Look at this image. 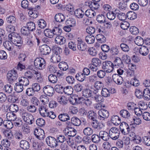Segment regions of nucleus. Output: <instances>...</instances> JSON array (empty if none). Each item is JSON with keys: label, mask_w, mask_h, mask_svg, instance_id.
<instances>
[{"label": "nucleus", "mask_w": 150, "mask_h": 150, "mask_svg": "<svg viewBox=\"0 0 150 150\" xmlns=\"http://www.w3.org/2000/svg\"><path fill=\"white\" fill-rule=\"evenodd\" d=\"M76 133L77 131L75 129L71 127H68L67 130L65 131V134L69 137H73L76 134Z\"/></svg>", "instance_id": "dca6fc26"}, {"label": "nucleus", "mask_w": 150, "mask_h": 150, "mask_svg": "<svg viewBox=\"0 0 150 150\" xmlns=\"http://www.w3.org/2000/svg\"><path fill=\"white\" fill-rule=\"evenodd\" d=\"M18 76L17 71L15 69L9 71L7 74L8 81L9 83L11 84L15 81L17 79Z\"/></svg>", "instance_id": "20e7f679"}, {"label": "nucleus", "mask_w": 150, "mask_h": 150, "mask_svg": "<svg viewBox=\"0 0 150 150\" xmlns=\"http://www.w3.org/2000/svg\"><path fill=\"white\" fill-rule=\"evenodd\" d=\"M105 18V17L104 15L102 14L99 15L97 16L96 19L98 23L104 24L106 22Z\"/></svg>", "instance_id": "603ef678"}, {"label": "nucleus", "mask_w": 150, "mask_h": 150, "mask_svg": "<svg viewBox=\"0 0 150 150\" xmlns=\"http://www.w3.org/2000/svg\"><path fill=\"white\" fill-rule=\"evenodd\" d=\"M19 108L17 105L15 104H12L10 106L9 110L10 112H16L18 110Z\"/></svg>", "instance_id": "338daca9"}, {"label": "nucleus", "mask_w": 150, "mask_h": 150, "mask_svg": "<svg viewBox=\"0 0 150 150\" xmlns=\"http://www.w3.org/2000/svg\"><path fill=\"white\" fill-rule=\"evenodd\" d=\"M122 62L120 58L118 57H115V59L114 61V64L113 63V68L114 67H118L122 64Z\"/></svg>", "instance_id": "4c0bfd02"}, {"label": "nucleus", "mask_w": 150, "mask_h": 150, "mask_svg": "<svg viewBox=\"0 0 150 150\" xmlns=\"http://www.w3.org/2000/svg\"><path fill=\"white\" fill-rule=\"evenodd\" d=\"M55 91L57 93L62 94L64 92V87L61 85H56L55 86Z\"/></svg>", "instance_id": "774afa93"}, {"label": "nucleus", "mask_w": 150, "mask_h": 150, "mask_svg": "<svg viewBox=\"0 0 150 150\" xmlns=\"http://www.w3.org/2000/svg\"><path fill=\"white\" fill-rule=\"evenodd\" d=\"M65 24L71 27H73L76 24V20L73 18H69L66 21Z\"/></svg>", "instance_id": "a18cd8bd"}, {"label": "nucleus", "mask_w": 150, "mask_h": 150, "mask_svg": "<svg viewBox=\"0 0 150 150\" xmlns=\"http://www.w3.org/2000/svg\"><path fill=\"white\" fill-rule=\"evenodd\" d=\"M58 66L60 69L63 71H66L68 68V66L67 63L64 62H60Z\"/></svg>", "instance_id": "a19ab883"}, {"label": "nucleus", "mask_w": 150, "mask_h": 150, "mask_svg": "<svg viewBox=\"0 0 150 150\" xmlns=\"http://www.w3.org/2000/svg\"><path fill=\"white\" fill-rule=\"evenodd\" d=\"M23 86L21 84L19 83V82L16 83L14 87L15 90L18 93L21 92L23 90Z\"/></svg>", "instance_id": "8fccbe9b"}, {"label": "nucleus", "mask_w": 150, "mask_h": 150, "mask_svg": "<svg viewBox=\"0 0 150 150\" xmlns=\"http://www.w3.org/2000/svg\"><path fill=\"white\" fill-rule=\"evenodd\" d=\"M98 118L100 120H104L107 118L109 116V113L107 110L105 109H102L99 110L98 112Z\"/></svg>", "instance_id": "f8f14e48"}, {"label": "nucleus", "mask_w": 150, "mask_h": 150, "mask_svg": "<svg viewBox=\"0 0 150 150\" xmlns=\"http://www.w3.org/2000/svg\"><path fill=\"white\" fill-rule=\"evenodd\" d=\"M52 31L54 35L58 36L60 35L62 32V30L59 27H54L52 29Z\"/></svg>", "instance_id": "c03bdc74"}, {"label": "nucleus", "mask_w": 150, "mask_h": 150, "mask_svg": "<svg viewBox=\"0 0 150 150\" xmlns=\"http://www.w3.org/2000/svg\"><path fill=\"white\" fill-rule=\"evenodd\" d=\"M111 132H112V127L110 129L109 133L105 131H100L99 133L100 138L106 141H108L110 137L111 139H112V138L111 137L112 134Z\"/></svg>", "instance_id": "39448f33"}, {"label": "nucleus", "mask_w": 150, "mask_h": 150, "mask_svg": "<svg viewBox=\"0 0 150 150\" xmlns=\"http://www.w3.org/2000/svg\"><path fill=\"white\" fill-rule=\"evenodd\" d=\"M8 39L18 47H21L23 44L21 38L19 34L16 33H11L8 36Z\"/></svg>", "instance_id": "f03ea898"}, {"label": "nucleus", "mask_w": 150, "mask_h": 150, "mask_svg": "<svg viewBox=\"0 0 150 150\" xmlns=\"http://www.w3.org/2000/svg\"><path fill=\"white\" fill-rule=\"evenodd\" d=\"M58 100L59 103L62 105H66L68 102L67 98L64 96H62L61 97H58Z\"/></svg>", "instance_id": "49530a36"}, {"label": "nucleus", "mask_w": 150, "mask_h": 150, "mask_svg": "<svg viewBox=\"0 0 150 150\" xmlns=\"http://www.w3.org/2000/svg\"><path fill=\"white\" fill-rule=\"evenodd\" d=\"M91 64L100 67L101 64V60L98 58H94L91 60Z\"/></svg>", "instance_id": "37998d69"}, {"label": "nucleus", "mask_w": 150, "mask_h": 150, "mask_svg": "<svg viewBox=\"0 0 150 150\" xmlns=\"http://www.w3.org/2000/svg\"><path fill=\"white\" fill-rule=\"evenodd\" d=\"M71 121L72 124L76 126H79L81 124V120L76 117H72L71 119Z\"/></svg>", "instance_id": "c85d7f7f"}, {"label": "nucleus", "mask_w": 150, "mask_h": 150, "mask_svg": "<svg viewBox=\"0 0 150 150\" xmlns=\"http://www.w3.org/2000/svg\"><path fill=\"white\" fill-rule=\"evenodd\" d=\"M6 30L8 32L14 33L13 31L15 30L14 26L12 25L6 24L5 26Z\"/></svg>", "instance_id": "680f3d73"}, {"label": "nucleus", "mask_w": 150, "mask_h": 150, "mask_svg": "<svg viewBox=\"0 0 150 150\" xmlns=\"http://www.w3.org/2000/svg\"><path fill=\"white\" fill-rule=\"evenodd\" d=\"M3 90L6 93H10L12 92L13 87L10 84H7L5 86Z\"/></svg>", "instance_id": "052dcab7"}, {"label": "nucleus", "mask_w": 150, "mask_h": 150, "mask_svg": "<svg viewBox=\"0 0 150 150\" xmlns=\"http://www.w3.org/2000/svg\"><path fill=\"white\" fill-rule=\"evenodd\" d=\"M45 35L49 38H52L54 35L52 30L50 29H46L44 31Z\"/></svg>", "instance_id": "ea45409f"}, {"label": "nucleus", "mask_w": 150, "mask_h": 150, "mask_svg": "<svg viewBox=\"0 0 150 150\" xmlns=\"http://www.w3.org/2000/svg\"><path fill=\"white\" fill-rule=\"evenodd\" d=\"M76 43L77 49L81 51H85L87 47L86 44L81 39L77 40Z\"/></svg>", "instance_id": "9d476101"}, {"label": "nucleus", "mask_w": 150, "mask_h": 150, "mask_svg": "<svg viewBox=\"0 0 150 150\" xmlns=\"http://www.w3.org/2000/svg\"><path fill=\"white\" fill-rule=\"evenodd\" d=\"M54 18L56 21L59 22H62L65 19V17L64 15L60 13L56 14Z\"/></svg>", "instance_id": "2f4dec72"}, {"label": "nucleus", "mask_w": 150, "mask_h": 150, "mask_svg": "<svg viewBox=\"0 0 150 150\" xmlns=\"http://www.w3.org/2000/svg\"><path fill=\"white\" fill-rule=\"evenodd\" d=\"M95 40L94 36L90 35L86 36L85 38V40L88 44H91L93 43Z\"/></svg>", "instance_id": "c9c22d12"}, {"label": "nucleus", "mask_w": 150, "mask_h": 150, "mask_svg": "<svg viewBox=\"0 0 150 150\" xmlns=\"http://www.w3.org/2000/svg\"><path fill=\"white\" fill-rule=\"evenodd\" d=\"M127 18L128 19L132 20L136 19L137 17V14L134 12L130 11L127 14Z\"/></svg>", "instance_id": "f704fd0d"}, {"label": "nucleus", "mask_w": 150, "mask_h": 150, "mask_svg": "<svg viewBox=\"0 0 150 150\" xmlns=\"http://www.w3.org/2000/svg\"><path fill=\"white\" fill-rule=\"evenodd\" d=\"M6 20L7 23L13 24L15 23L16 19L14 16H11L6 18Z\"/></svg>", "instance_id": "13d9d810"}, {"label": "nucleus", "mask_w": 150, "mask_h": 150, "mask_svg": "<svg viewBox=\"0 0 150 150\" xmlns=\"http://www.w3.org/2000/svg\"><path fill=\"white\" fill-rule=\"evenodd\" d=\"M112 90L111 88L110 90L106 88H103L101 91V94L103 96L105 97H109L110 96V93H111Z\"/></svg>", "instance_id": "473e14b6"}, {"label": "nucleus", "mask_w": 150, "mask_h": 150, "mask_svg": "<svg viewBox=\"0 0 150 150\" xmlns=\"http://www.w3.org/2000/svg\"><path fill=\"white\" fill-rule=\"evenodd\" d=\"M6 117L10 121H15L17 119L16 114L12 112H8L6 114Z\"/></svg>", "instance_id": "cd10ccee"}, {"label": "nucleus", "mask_w": 150, "mask_h": 150, "mask_svg": "<svg viewBox=\"0 0 150 150\" xmlns=\"http://www.w3.org/2000/svg\"><path fill=\"white\" fill-rule=\"evenodd\" d=\"M43 91L44 93L48 96H52L54 91L53 88L50 86L47 85L44 87Z\"/></svg>", "instance_id": "4468645a"}, {"label": "nucleus", "mask_w": 150, "mask_h": 150, "mask_svg": "<svg viewBox=\"0 0 150 150\" xmlns=\"http://www.w3.org/2000/svg\"><path fill=\"white\" fill-rule=\"evenodd\" d=\"M26 27L30 32H33L36 29L35 25L33 22H28L26 23Z\"/></svg>", "instance_id": "a878e982"}, {"label": "nucleus", "mask_w": 150, "mask_h": 150, "mask_svg": "<svg viewBox=\"0 0 150 150\" xmlns=\"http://www.w3.org/2000/svg\"><path fill=\"white\" fill-rule=\"evenodd\" d=\"M88 117L89 119L92 120L96 119V114L93 111H89L88 112Z\"/></svg>", "instance_id": "5fc2aeb1"}, {"label": "nucleus", "mask_w": 150, "mask_h": 150, "mask_svg": "<svg viewBox=\"0 0 150 150\" xmlns=\"http://www.w3.org/2000/svg\"><path fill=\"white\" fill-rule=\"evenodd\" d=\"M34 134L37 138L40 140H43L45 137L44 130L40 128L35 129Z\"/></svg>", "instance_id": "423d86ee"}, {"label": "nucleus", "mask_w": 150, "mask_h": 150, "mask_svg": "<svg viewBox=\"0 0 150 150\" xmlns=\"http://www.w3.org/2000/svg\"><path fill=\"white\" fill-rule=\"evenodd\" d=\"M75 77L77 80L81 82L83 81L86 79L85 75L81 72H79L75 76Z\"/></svg>", "instance_id": "e433bc0d"}, {"label": "nucleus", "mask_w": 150, "mask_h": 150, "mask_svg": "<svg viewBox=\"0 0 150 150\" xmlns=\"http://www.w3.org/2000/svg\"><path fill=\"white\" fill-rule=\"evenodd\" d=\"M34 65L35 67L39 70L44 69L46 65L45 60L41 57H38L34 61Z\"/></svg>", "instance_id": "7ed1b4c3"}, {"label": "nucleus", "mask_w": 150, "mask_h": 150, "mask_svg": "<svg viewBox=\"0 0 150 150\" xmlns=\"http://www.w3.org/2000/svg\"><path fill=\"white\" fill-rule=\"evenodd\" d=\"M13 44L11 41L6 40L4 42L3 45L6 49L9 51H11L13 49Z\"/></svg>", "instance_id": "a211bd4d"}, {"label": "nucleus", "mask_w": 150, "mask_h": 150, "mask_svg": "<svg viewBox=\"0 0 150 150\" xmlns=\"http://www.w3.org/2000/svg\"><path fill=\"white\" fill-rule=\"evenodd\" d=\"M120 131L116 127H113V140L117 139L119 137Z\"/></svg>", "instance_id": "72a5a7b5"}, {"label": "nucleus", "mask_w": 150, "mask_h": 150, "mask_svg": "<svg viewBox=\"0 0 150 150\" xmlns=\"http://www.w3.org/2000/svg\"><path fill=\"white\" fill-rule=\"evenodd\" d=\"M28 12V14L31 17L33 18H35L38 16V12L35 10V8L31 7V9H30Z\"/></svg>", "instance_id": "79ce46f5"}, {"label": "nucleus", "mask_w": 150, "mask_h": 150, "mask_svg": "<svg viewBox=\"0 0 150 150\" xmlns=\"http://www.w3.org/2000/svg\"><path fill=\"white\" fill-rule=\"evenodd\" d=\"M92 91L89 89H85L82 91V95L84 97L87 98L91 96Z\"/></svg>", "instance_id": "4d7b16f0"}, {"label": "nucleus", "mask_w": 150, "mask_h": 150, "mask_svg": "<svg viewBox=\"0 0 150 150\" xmlns=\"http://www.w3.org/2000/svg\"><path fill=\"white\" fill-rule=\"evenodd\" d=\"M75 16L78 18H81L84 15V13L81 9L78 8L76 9L74 12Z\"/></svg>", "instance_id": "412c9836"}, {"label": "nucleus", "mask_w": 150, "mask_h": 150, "mask_svg": "<svg viewBox=\"0 0 150 150\" xmlns=\"http://www.w3.org/2000/svg\"><path fill=\"white\" fill-rule=\"evenodd\" d=\"M35 70L30 68L26 71L24 74L25 77L30 81L33 80L35 77L34 74L35 73Z\"/></svg>", "instance_id": "9b49d317"}, {"label": "nucleus", "mask_w": 150, "mask_h": 150, "mask_svg": "<svg viewBox=\"0 0 150 150\" xmlns=\"http://www.w3.org/2000/svg\"><path fill=\"white\" fill-rule=\"evenodd\" d=\"M3 133L4 135L8 139H11L13 138V136L11 132L9 130H6L5 129L3 130Z\"/></svg>", "instance_id": "6e6d98bb"}, {"label": "nucleus", "mask_w": 150, "mask_h": 150, "mask_svg": "<svg viewBox=\"0 0 150 150\" xmlns=\"http://www.w3.org/2000/svg\"><path fill=\"white\" fill-rule=\"evenodd\" d=\"M58 119L62 122H66L70 120V117L69 115L66 113H63L58 115Z\"/></svg>", "instance_id": "aec40b11"}, {"label": "nucleus", "mask_w": 150, "mask_h": 150, "mask_svg": "<svg viewBox=\"0 0 150 150\" xmlns=\"http://www.w3.org/2000/svg\"><path fill=\"white\" fill-rule=\"evenodd\" d=\"M48 80L50 82L54 83L57 82V78L56 75L53 74H51L49 76Z\"/></svg>", "instance_id": "de8ad7c7"}, {"label": "nucleus", "mask_w": 150, "mask_h": 150, "mask_svg": "<svg viewBox=\"0 0 150 150\" xmlns=\"http://www.w3.org/2000/svg\"><path fill=\"white\" fill-rule=\"evenodd\" d=\"M29 3L27 0H23L21 3L22 7L25 9H27L28 10L31 9V7L29 6Z\"/></svg>", "instance_id": "864d4df0"}, {"label": "nucleus", "mask_w": 150, "mask_h": 150, "mask_svg": "<svg viewBox=\"0 0 150 150\" xmlns=\"http://www.w3.org/2000/svg\"><path fill=\"white\" fill-rule=\"evenodd\" d=\"M93 133L92 129L89 127H86L83 130V134L86 136L91 135Z\"/></svg>", "instance_id": "3c124183"}, {"label": "nucleus", "mask_w": 150, "mask_h": 150, "mask_svg": "<svg viewBox=\"0 0 150 150\" xmlns=\"http://www.w3.org/2000/svg\"><path fill=\"white\" fill-rule=\"evenodd\" d=\"M91 139L93 142L96 143H98L100 140L99 136L96 134L92 135Z\"/></svg>", "instance_id": "e2e57ef3"}, {"label": "nucleus", "mask_w": 150, "mask_h": 150, "mask_svg": "<svg viewBox=\"0 0 150 150\" xmlns=\"http://www.w3.org/2000/svg\"><path fill=\"white\" fill-rule=\"evenodd\" d=\"M103 69L106 70L107 73L112 71V63L109 61H106L103 63Z\"/></svg>", "instance_id": "1a4fd4ad"}, {"label": "nucleus", "mask_w": 150, "mask_h": 150, "mask_svg": "<svg viewBox=\"0 0 150 150\" xmlns=\"http://www.w3.org/2000/svg\"><path fill=\"white\" fill-rule=\"evenodd\" d=\"M84 14L87 17L91 18L96 15V12L91 9H88L85 12Z\"/></svg>", "instance_id": "c756f323"}, {"label": "nucleus", "mask_w": 150, "mask_h": 150, "mask_svg": "<svg viewBox=\"0 0 150 150\" xmlns=\"http://www.w3.org/2000/svg\"><path fill=\"white\" fill-rule=\"evenodd\" d=\"M21 33L24 35L27 36L28 38H32V35L31 32L26 26H23L21 29Z\"/></svg>", "instance_id": "f3484780"}, {"label": "nucleus", "mask_w": 150, "mask_h": 150, "mask_svg": "<svg viewBox=\"0 0 150 150\" xmlns=\"http://www.w3.org/2000/svg\"><path fill=\"white\" fill-rule=\"evenodd\" d=\"M73 89L70 86H67L64 88V92L68 95H70L72 93Z\"/></svg>", "instance_id": "bf43d9fd"}, {"label": "nucleus", "mask_w": 150, "mask_h": 150, "mask_svg": "<svg viewBox=\"0 0 150 150\" xmlns=\"http://www.w3.org/2000/svg\"><path fill=\"white\" fill-rule=\"evenodd\" d=\"M39 107L38 110L40 114L43 117H47V115H48L47 114L48 111L45 107L42 104H41Z\"/></svg>", "instance_id": "6ab92c4d"}, {"label": "nucleus", "mask_w": 150, "mask_h": 150, "mask_svg": "<svg viewBox=\"0 0 150 150\" xmlns=\"http://www.w3.org/2000/svg\"><path fill=\"white\" fill-rule=\"evenodd\" d=\"M113 75L115 77H113V81L118 84H121L123 82L122 77L117 74H114Z\"/></svg>", "instance_id": "bb28decb"}, {"label": "nucleus", "mask_w": 150, "mask_h": 150, "mask_svg": "<svg viewBox=\"0 0 150 150\" xmlns=\"http://www.w3.org/2000/svg\"><path fill=\"white\" fill-rule=\"evenodd\" d=\"M19 146L21 149L23 150H28L30 147L29 142L25 140H22L20 141Z\"/></svg>", "instance_id": "2eb2a0df"}, {"label": "nucleus", "mask_w": 150, "mask_h": 150, "mask_svg": "<svg viewBox=\"0 0 150 150\" xmlns=\"http://www.w3.org/2000/svg\"><path fill=\"white\" fill-rule=\"evenodd\" d=\"M19 83L22 86H26L29 85L30 80L25 77H21L18 79Z\"/></svg>", "instance_id": "5701e85b"}, {"label": "nucleus", "mask_w": 150, "mask_h": 150, "mask_svg": "<svg viewBox=\"0 0 150 150\" xmlns=\"http://www.w3.org/2000/svg\"><path fill=\"white\" fill-rule=\"evenodd\" d=\"M20 114L24 121L29 125L33 124L35 122L34 116L23 109L20 110Z\"/></svg>", "instance_id": "f257e3e1"}, {"label": "nucleus", "mask_w": 150, "mask_h": 150, "mask_svg": "<svg viewBox=\"0 0 150 150\" xmlns=\"http://www.w3.org/2000/svg\"><path fill=\"white\" fill-rule=\"evenodd\" d=\"M120 115L123 117L128 118L130 116V114L128 111L125 110H122L120 112Z\"/></svg>", "instance_id": "58836bf2"}, {"label": "nucleus", "mask_w": 150, "mask_h": 150, "mask_svg": "<svg viewBox=\"0 0 150 150\" xmlns=\"http://www.w3.org/2000/svg\"><path fill=\"white\" fill-rule=\"evenodd\" d=\"M143 96L144 100H150V89L148 88H145L143 91Z\"/></svg>", "instance_id": "393cba45"}, {"label": "nucleus", "mask_w": 150, "mask_h": 150, "mask_svg": "<svg viewBox=\"0 0 150 150\" xmlns=\"http://www.w3.org/2000/svg\"><path fill=\"white\" fill-rule=\"evenodd\" d=\"M120 128L122 133L124 134H127L129 133L130 129L128 125L125 122H122L120 124Z\"/></svg>", "instance_id": "6e6552de"}, {"label": "nucleus", "mask_w": 150, "mask_h": 150, "mask_svg": "<svg viewBox=\"0 0 150 150\" xmlns=\"http://www.w3.org/2000/svg\"><path fill=\"white\" fill-rule=\"evenodd\" d=\"M94 86L97 90H100L103 89V84L101 81H98L95 82Z\"/></svg>", "instance_id": "0e129e2a"}, {"label": "nucleus", "mask_w": 150, "mask_h": 150, "mask_svg": "<svg viewBox=\"0 0 150 150\" xmlns=\"http://www.w3.org/2000/svg\"><path fill=\"white\" fill-rule=\"evenodd\" d=\"M113 124L118 125L121 123L120 119L117 115H113Z\"/></svg>", "instance_id": "69168bd1"}, {"label": "nucleus", "mask_w": 150, "mask_h": 150, "mask_svg": "<svg viewBox=\"0 0 150 150\" xmlns=\"http://www.w3.org/2000/svg\"><path fill=\"white\" fill-rule=\"evenodd\" d=\"M40 50L41 54L45 55L49 54L51 52L50 48L47 45H43L41 46Z\"/></svg>", "instance_id": "ddd939ff"}, {"label": "nucleus", "mask_w": 150, "mask_h": 150, "mask_svg": "<svg viewBox=\"0 0 150 150\" xmlns=\"http://www.w3.org/2000/svg\"><path fill=\"white\" fill-rule=\"evenodd\" d=\"M96 38L98 42L100 43H103L106 41V38L102 34H98L96 36Z\"/></svg>", "instance_id": "7c9ffc66"}, {"label": "nucleus", "mask_w": 150, "mask_h": 150, "mask_svg": "<svg viewBox=\"0 0 150 150\" xmlns=\"http://www.w3.org/2000/svg\"><path fill=\"white\" fill-rule=\"evenodd\" d=\"M139 52L143 56H146L149 52L148 49L146 46H142L139 50Z\"/></svg>", "instance_id": "b1692460"}, {"label": "nucleus", "mask_w": 150, "mask_h": 150, "mask_svg": "<svg viewBox=\"0 0 150 150\" xmlns=\"http://www.w3.org/2000/svg\"><path fill=\"white\" fill-rule=\"evenodd\" d=\"M66 41V39L64 37L60 35L57 36L55 39L56 43L59 45L64 44Z\"/></svg>", "instance_id": "4be33fe9"}, {"label": "nucleus", "mask_w": 150, "mask_h": 150, "mask_svg": "<svg viewBox=\"0 0 150 150\" xmlns=\"http://www.w3.org/2000/svg\"><path fill=\"white\" fill-rule=\"evenodd\" d=\"M46 141L47 145L51 147H56L58 145L56 138L52 137H47Z\"/></svg>", "instance_id": "0eeeda50"}, {"label": "nucleus", "mask_w": 150, "mask_h": 150, "mask_svg": "<svg viewBox=\"0 0 150 150\" xmlns=\"http://www.w3.org/2000/svg\"><path fill=\"white\" fill-rule=\"evenodd\" d=\"M144 40L141 37L137 36L135 39V43L138 46H142L144 43Z\"/></svg>", "instance_id": "09e8293b"}]
</instances>
